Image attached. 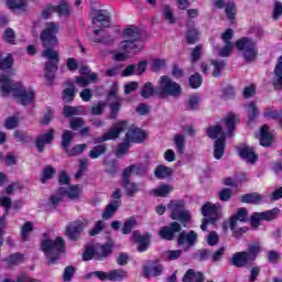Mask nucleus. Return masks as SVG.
<instances>
[{
  "label": "nucleus",
  "instance_id": "obj_1",
  "mask_svg": "<svg viewBox=\"0 0 282 282\" xmlns=\"http://www.w3.org/2000/svg\"><path fill=\"white\" fill-rule=\"evenodd\" d=\"M59 29L61 26L58 23L48 22L40 34L42 45L45 47L42 55L48 61L44 68V77L46 78L48 85L54 83L56 70L58 69V52L52 47H56V45H58V37H56V35L58 34Z\"/></svg>",
  "mask_w": 282,
  "mask_h": 282
},
{
  "label": "nucleus",
  "instance_id": "obj_2",
  "mask_svg": "<svg viewBox=\"0 0 282 282\" xmlns=\"http://www.w3.org/2000/svg\"><path fill=\"white\" fill-rule=\"evenodd\" d=\"M239 122L237 115L230 112L221 124L212 126L207 129V135L212 140H216L214 144V156L216 160H221L226 153V138H232L235 124Z\"/></svg>",
  "mask_w": 282,
  "mask_h": 282
},
{
  "label": "nucleus",
  "instance_id": "obj_3",
  "mask_svg": "<svg viewBox=\"0 0 282 282\" xmlns=\"http://www.w3.org/2000/svg\"><path fill=\"white\" fill-rule=\"evenodd\" d=\"M0 96L2 98H15L20 105H32L36 98V91L33 87L25 86L21 82L0 76Z\"/></svg>",
  "mask_w": 282,
  "mask_h": 282
},
{
  "label": "nucleus",
  "instance_id": "obj_4",
  "mask_svg": "<svg viewBox=\"0 0 282 282\" xmlns=\"http://www.w3.org/2000/svg\"><path fill=\"white\" fill-rule=\"evenodd\" d=\"M123 41L120 43V50L115 54V61H127L130 58L129 54H138L144 48V42L140 36V30L137 26H128L123 30Z\"/></svg>",
  "mask_w": 282,
  "mask_h": 282
},
{
  "label": "nucleus",
  "instance_id": "obj_5",
  "mask_svg": "<svg viewBox=\"0 0 282 282\" xmlns=\"http://www.w3.org/2000/svg\"><path fill=\"white\" fill-rule=\"evenodd\" d=\"M41 249L47 257L48 263H56V261H58V254L65 252V240L61 237H56L55 240H52L47 235H44Z\"/></svg>",
  "mask_w": 282,
  "mask_h": 282
},
{
  "label": "nucleus",
  "instance_id": "obj_6",
  "mask_svg": "<svg viewBox=\"0 0 282 282\" xmlns=\"http://www.w3.org/2000/svg\"><path fill=\"white\" fill-rule=\"evenodd\" d=\"M113 248V242L109 241L106 245L100 243H91L87 245L83 259L84 261H91V259H97L98 261H102V259H107L109 254H111V249Z\"/></svg>",
  "mask_w": 282,
  "mask_h": 282
},
{
  "label": "nucleus",
  "instance_id": "obj_7",
  "mask_svg": "<svg viewBox=\"0 0 282 282\" xmlns=\"http://www.w3.org/2000/svg\"><path fill=\"white\" fill-rule=\"evenodd\" d=\"M236 47L239 52H241L242 57L248 63H252V61L257 59L259 56V51L257 50V44L254 41L249 37H241L236 42Z\"/></svg>",
  "mask_w": 282,
  "mask_h": 282
},
{
  "label": "nucleus",
  "instance_id": "obj_8",
  "mask_svg": "<svg viewBox=\"0 0 282 282\" xmlns=\"http://www.w3.org/2000/svg\"><path fill=\"white\" fill-rule=\"evenodd\" d=\"M202 215L205 217L200 225V229L206 232L208 224H215L221 217V206L206 203L202 208Z\"/></svg>",
  "mask_w": 282,
  "mask_h": 282
},
{
  "label": "nucleus",
  "instance_id": "obj_9",
  "mask_svg": "<svg viewBox=\"0 0 282 282\" xmlns=\"http://www.w3.org/2000/svg\"><path fill=\"white\" fill-rule=\"evenodd\" d=\"M158 93L161 96H174V98H177V96H182V86L172 82L169 76H162L159 82Z\"/></svg>",
  "mask_w": 282,
  "mask_h": 282
},
{
  "label": "nucleus",
  "instance_id": "obj_10",
  "mask_svg": "<svg viewBox=\"0 0 282 282\" xmlns=\"http://www.w3.org/2000/svg\"><path fill=\"white\" fill-rule=\"evenodd\" d=\"M167 210H170L172 219L181 221V224L191 221V213L184 208V200H172Z\"/></svg>",
  "mask_w": 282,
  "mask_h": 282
},
{
  "label": "nucleus",
  "instance_id": "obj_11",
  "mask_svg": "<svg viewBox=\"0 0 282 282\" xmlns=\"http://www.w3.org/2000/svg\"><path fill=\"white\" fill-rule=\"evenodd\" d=\"M129 124L127 123V121H119L115 123L109 131L104 133L102 137L95 138L94 142L95 144H100V142H107L109 140H118V138H120V133L127 130Z\"/></svg>",
  "mask_w": 282,
  "mask_h": 282
},
{
  "label": "nucleus",
  "instance_id": "obj_12",
  "mask_svg": "<svg viewBox=\"0 0 282 282\" xmlns=\"http://www.w3.org/2000/svg\"><path fill=\"white\" fill-rule=\"evenodd\" d=\"M87 226H89V220L85 218L75 220L66 227V236L72 241H78L82 232L85 230V228H87Z\"/></svg>",
  "mask_w": 282,
  "mask_h": 282
},
{
  "label": "nucleus",
  "instance_id": "obj_13",
  "mask_svg": "<svg viewBox=\"0 0 282 282\" xmlns=\"http://www.w3.org/2000/svg\"><path fill=\"white\" fill-rule=\"evenodd\" d=\"M276 217H279V208H273L262 213H254L251 216V226L252 228H259V224H261V221H273Z\"/></svg>",
  "mask_w": 282,
  "mask_h": 282
},
{
  "label": "nucleus",
  "instance_id": "obj_14",
  "mask_svg": "<svg viewBox=\"0 0 282 282\" xmlns=\"http://www.w3.org/2000/svg\"><path fill=\"white\" fill-rule=\"evenodd\" d=\"M122 192L120 189H116L111 195L110 204L106 207L105 212L102 213V219H111L118 208H120Z\"/></svg>",
  "mask_w": 282,
  "mask_h": 282
},
{
  "label": "nucleus",
  "instance_id": "obj_15",
  "mask_svg": "<svg viewBox=\"0 0 282 282\" xmlns=\"http://www.w3.org/2000/svg\"><path fill=\"white\" fill-rule=\"evenodd\" d=\"M248 221V210L246 208H240L237 215L232 216L229 221V228L235 232H246V228L239 227V224Z\"/></svg>",
  "mask_w": 282,
  "mask_h": 282
},
{
  "label": "nucleus",
  "instance_id": "obj_16",
  "mask_svg": "<svg viewBox=\"0 0 282 282\" xmlns=\"http://www.w3.org/2000/svg\"><path fill=\"white\" fill-rule=\"evenodd\" d=\"M164 272V267L160 263V260H149L143 265V276L151 279V276H160Z\"/></svg>",
  "mask_w": 282,
  "mask_h": 282
},
{
  "label": "nucleus",
  "instance_id": "obj_17",
  "mask_svg": "<svg viewBox=\"0 0 282 282\" xmlns=\"http://www.w3.org/2000/svg\"><path fill=\"white\" fill-rule=\"evenodd\" d=\"M108 100H113V102L110 104L109 115V118L113 120V118H116V116H118V112L120 111V102L122 101V99L118 97V86L116 84H113L110 88Z\"/></svg>",
  "mask_w": 282,
  "mask_h": 282
},
{
  "label": "nucleus",
  "instance_id": "obj_18",
  "mask_svg": "<svg viewBox=\"0 0 282 282\" xmlns=\"http://www.w3.org/2000/svg\"><path fill=\"white\" fill-rule=\"evenodd\" d=\"M226 64L224 62L210 61V62H203L200 65V69L203 74H210L214 78H217L221 74V69Z\"/></svg>",
  "mask_w": 282,
  "mask_h": 282
},
{
  "label": "nucleus",
  "instance_id": "obj_19",
  "mask_svg": "<svg viewBox=\"0 0 282 282\" xmlns=\"http://www.w3.org/2000/svg\"><path fill=\"white\" fill-rule=\"evenodd\" d=\"M80 74L84 76L76 78L78 87H87V85H91V83H96L98 80V75L96 73H90L87 67L80 69Z\"/></svg>",
  "mask_w": 282,
  "mask_h": 282
},
{
  "label": "nucleus",
  "instance_id": "obj_20",
  "mask_svg": "<svg viewBox=\"0 0 282 282\" xmlns=\"http://www.w3.org/2000/svg\"><path fill=\"white\" fill-rule=\"evenodd\" d=\"M144 138H147V133L135 126H131L126 133L127 142H143Z\"/></svg>",
  "mask_w": 282,
  "mask_h": 282
},
{
  "label": "nucleus",
  "instance_id": "obj_21",
  "mask_svg": "<svg viewBox=\"0 0 282 282\" xmlns=\"http://www.w3.org/2000/svg\"><path fill=\"white\" fill-rule=\"evenodd\" d=\"M180 230H182L180 223H172L170 227L161 228L160 236L166 241H172V239L175 237V232H180Z\"/></svg>",
  "mask_w": 282,
  "mask_h": 282
},
{
  "label": "nucleus",
  "instance_id": "obj_22",
  "mask_svg": "<svg viewBox=\"0 0 282 282\" xmlns=\"http://www.w3.org/2000/svg\"><path fill=\"white\" fill-rule=\"evenodd\" d=\"M238 154L240 155V158H242V160H246L248 164H254V162L259 160V155L254 153V150L246 145H241L238 148Z\"/></svg>",
  "mask_w": 282,
  "mask_h": 282
},
{
  "label": "nucleus",
  "instance_id": "obj_23",
  "mask_svg": "<svg viewBox=\"0 0 282 282\" xmlns=\"http://www.w3.org/2000/svg\"><path fill=\"white\" fill-rule=\"evenodd\" d=\"M47 12H56L59 17H67V14H72V7L67 1L62 0L58 6H50Z\"/></svg>",
  "mask_w": 282,
  "mask_h": 282
},
{
  "label": "nucleus",
  "instance_id": "obj_24",
  "mask_svg": "<svg viewBox=\"0 0 282 282\" xmlns=\"http://www.w3.org/2000/svg\"><path fill=\"white\" fill-rule=\"evenodd\" d=\"M93 24L95 28H109L111 22L109 21V15L105 11H97L93 17Z\"/></svg>",
  "mask_w": 282,
  "mask_h": 282
},
{
  "label": "nucleus",
  "instance_id": "obj_25",
  "mask_svg": "<svg viewBox=\"0 0 282 282\" xmlns=\"http://www.w3.org/2000/svg\"><path fill=\"white\" fill-rule=\"evenodd\" d=\"M54 129L48 130L46 133L41 134L40 137H37L36 139V147H37V151H43V149H45V144H51L52 140H54Z\"/></svg>",
  "mask_w": 282,
  "mask_h": 282
},
{
  "label": "nucleus",
  "instance_id": "obj_26",
  "mask_svg": "<svg viewBox=\"0 0 282 282\" xmlns=\"http://www.w3.org/2000/svg\"><path fill=\"white\" fill-rule=\"evenodd\" d=\"M131 240L133 241V243H139V252H145L147 248H149V236H142L140 235V231H134L132 234Z\"/></svg>",
  "mask_w": 282,
  "mask_h": 282
},
{
  "label": "nucleus",
  "instance_id": "obj_27",
  "mask_svg": "<svg viewBox=\"0 0 282 282\" xmlns=\"http://www.w3.org/2000/svg\"><path fill=\"white\" fill-rule=\"evenodd\" d=\"M61 193L66 195L68 199H80V195H83V185H74L70 187L61 188Z\"/></svg>",
  "mask_w": 282,
  "mask_h": 282
},
{
  "label": "nucleus",
  "instance_id": "obj_28",
  "mask_svg": "<svg viewBox=\"0 0 282 282\" xmlns=\"http://www.w3.org/2000/svg\"><path fill=\"white\" fill-rule=\"evenodd\" d=\"M197 241V232L195 231H183L180 234L177 243L178 246H184V243H188V246H193Z\"/></svg>",
  "mask_w": 282,
  "mask_h": 282
},
{
  "label": "nucleus",
  "instance_id": "obj_29",
  "mask_svg": "<svg viewBox=\"0 0 282 282\" xmlns=\"http://www.w3.org/2000/svg\"><path fill=\"white\" fill-rule=\"evenodd\" d=\"M93 41L95 43H104V45H109L113 43V37L105 34V31L102 30H95Z\"/></svg>",
  "mask_w": 282,
  "mask_h": 282
},
{
  "label": "nucleus",
  "instance_id": "obj_30",
  "mask_svg": "<svg viewBox=\"0 0 282 282\" xmlns=\"http://www.w3.org/2000/svg\"><path fill=\"white\" fill-rule=\"evenodd\" d=\"M273 142L272 134L268 126H262L260 129V144L261 147H270Z\"/></svg>",
  "mask_w": 282,
  "mask_h": 282
},
{
  "label": "nucleus",
  "instance_id": "obj_31",
  "mask_svg": "<svg viewBox=\"0 0 282 282\" xmlns=\"http://www.w3.org/2000/svg\"><path fill=\"white\" fill-rule=\"evenodd\" d=\"M273 85L278 89H281V87H282V56L279 57L278 63L274 68Z\"/></svg>",
  "mask_w": 282,
  "mask_h": 282
},
{
  "label": "nucleus",
  "instance_id": "obj_32",
  "mask_svg": "<svg viewBox=\"0 0 282 282\" xmlns=\"http://www.w3.org/2000/svg\"><path fill=\"white\" fill-rule=\"evenodd\" d=\"M248 261H251L250 258L248 257V252L242 251V252H237L232 256V263L237 268H242V265H246Z\"/></svg>",
  "mask_w": 282,
  "mask_h": 282
},
{
  "label": "nucleus",
  "instance_id": "obj_33",
  "mask_svg": "<svg viewBox=\"0 0 282 282\" xmlns=\"http://www.w3.org/2000/svg\"><path fill=\"white\" fill-rule=\"evenodd\" d=\"M204 281V274L202 272H195V270L189 269L183 276V282H202Z\"/></svg>",
  "mask_w": 282,
  "mask_h": 282
},
{
  "label": "nucleus",
  "instance_id": "obj_34",
  "mask_svg": "<svg viewBox=\"0 0 282 282\" xmlns=\"http://www.w3.org/2000/svg\"><path fill=\"white\" fill-rule=\"evenodd\" d=\"M173 192V186L163 184L154 189H152V195L155 197H169V195Z\"/></svg>",
  "mask_w": 282,
  "mask_h": 282
},
{
  "label": "nucleus",
  "instance_id": "obj_35",
  "mask_svg": "<svg viewBox=\"0 0 282 282\" xmlns=\"http://www.w3.org/2000/svg\"><path fill=\"white\" fill-rule=\"evenodd\" d=\"M131 173H134L135 175H144V173H147V166H142V165L128 166L123 170V177H129Z\"/></svg>",
  "mask_w": 282,
  "mask_h": 282
},
{
  "label": "nucleus",
  "instance_id": "obj_36",
  "mask_svg": "<svg viewBox=\"0 0 282 282\" xmlns=\"http://www.w3.org/2000/svg\"><path fill=\"white\" fill-rule=\"evenodd\" d=\"M34 231V223L32 221H25L21 226V239L22 241H28L30 239V235Z\"/></svg>",
  "mask_w": 282,
  "mask_h": 282
},
{
  "label": "nucleus",
  "instance_id": "obj_37",
  "mask_svg": "<svg viewBox=\"0 0 282 282\" xmlns=\"http://www.w3.org/2000/svg\"><path fill=\"white\" fill-rule=\"evenodd\" d=\"M261 253V245L259 242H251L248 248L247 257L250 261H254Z\"/></svg>",
  "mask_w": 282,
  "mask_h": 282
},
{
  "label": "nucleus",
  "instance_id": "obj_38",
  "mask_svg": "<svg viewBox=\"0 0 282 282\" xmlns=\"http://www.w3.org/2000/svg\"><path fill=\"white\" fill-rule=\"evenodd\" d=\"M241 202H243V204H261L263 202V196L257 193L245 194Z\"/></svg>",
  "mask_w": 282,
  "mask_h": 282
},
{
  "label": "nucleus",
  "instance_id": "obj_39",
  "mask_svg": "<svg viewBox=\"0 0 282 282\" xmlns=\"http://www.w3.org/2000/svg\"><path fill=\"white\" fill-rule=\"evenodd\" d=\"M154 174H155V177H158V180H165V177H171V175H173V170L164 165H159L155 169Z\"/></svg>",
  "mask_w": 282,
  "mask_h": 282
},
{
  "label": "nucleus",
  "instance_id": "obj_40",
  "mask_svg": "<svg viewBox=\"0 0 282 282\" xmlns=\"http://www.w3.org/2000/svg\"><path fill=\"white\" fill-rule=\"evenodd\" d=\"M122 180H123V186L127 191V195H129V197H133V195H135V193L140 191V188L138 187V184L129 182V176H123Z\"/></svg>",
  "mask_w": 282,
  "mask_h": 282
},
{
  "label": "nucleus",
  "instance_id": "obj_41",
  "mask_svg": "<svg viewBox=\"0 0 282 282\" xmlns=\"http://www.w3.org/2000/svg\"><path fill=\"white\" fill-rule=\"evenodd\" d=\"M74 140V132L69 130H64L62 134V147L66 151H69V144H72V141Z\"/></svg>",
  "mask_w": 282,
  "mask_h": 282
},
{
  "label": "nucleus",
  "instance_id": "obj_42",
  "mask_svg": "<svg viewBox=\"0 0 282 282\" xmlns=\"http://www.w3.org/2000/svg\"><path fill=\"white\" fill-rule=\"evenodd\" d=\"M76 96V88L74 85L68 86L66 89L63 90L62 98L64 102H72Z\"/></svg>",
  "mask_w": 282,
  "mask_h": 282
},
{
  "label": "nucleus",
  "instance_id": "obj_43",
  "mask_svg": "<svg viewBox=\"0 0 282 282\" xmlns=\"http://www.w3.org/2000/svg\"><path fill=\"white\" fill-rule=\"evenodd\" d=\"M127 279V272L124 270H113L108 272V281H122Z\"/></svg>",
  "mask_w": 282,
  "mask_h": 282
},
{
  "label": "nucleus",
  "instance_id": "obj_44",
  "mask_svg": "<svg viewBox=\"0 0 282 282\" xmlns=\"http://www.w3.org/2000/svg\"><path fill=\"white\" fill-rule=\"evenodd\" d=\"M7 6L10 10H22L28 6L26 0H7Z\"/></svg>",
  "mask_w": 282,
  "mask_h": 282
},
{
  "label": "nucleus",
  "instance_id": "obj_45",
  "mask_svg": "<svg viewBox=\"0 0 282 282\" xmlns=\"http://www.w3.org/2000/svg\"><path fill=\"white\" fill-rule=\"evenodd\" d=\"M84 109L83 107H72V106H66L64 107V116L66 118H69L70 116H80L83 113Z\"/></svg>",
  "mask_w": 282,
  "mask_h": 282
},
{
  "label": "nucleus",
  "instance_id": "obj_46",
  "mask_svg": "<svg viewBox=\"0 0 282 282\" xmlns=\"http://www.w3.org/2000/svg\"><path fill=\"white\" fill-rule=\"evenodd\" d=\"M63 195L64 194L61 192V188H59L57 194H54L48 198V202H47L48 206L51 208H56V206H58V204L63 202Z\"/></svg>",
  "mask_w": 282,
  "mask_h": 282
},
{
  "label": "nucleus",
  "instance_id": "obj_47",
  "mask_svg": "<svg viewBox=\"0 0 282 282\" xmlns=\"http://www.w3.org/2000/svg\"><path fill=\"white\" fill-rule=\"evenodd\" d=\"M107 151V145H97L89 152V158L91 160H97V158H100V155H104Z\"/></svg>",
  "mask_w": 282,
  "mask_h": 282
},
{
  "label": "nucleus",
  "instance_id": "obj_48",
  "mask_svg": "<svg viewBox=\"0 0 282 282\" xmlns=\"http://www.w3.org/2000/svg\"><path fill=\"white\" fill-rule=\"evenodd\" d=\"M138 223L135 221V218H128L124 224L123 227L121 229L122 235H129V232H131V230H133V228H135V225Z\"/></svg>",
  "mask_w": 282,
  "mask_h": 282
},
{
  "label": "nucleus",
  "instance_id": "obj_49",
  "mask_svg": "<svg viewBox=\"0 0 282 282\" xmlns=\"http://www.w3.org/2000/svg\"><path fill=\"white\" fill-rule=\"evenodd\" d=\"M203 52H204V46L202 44L196 45L191 52L192 63H197V59L202 57Z\"/></svg>",
  "mask_w": 282,
  "mask_h": 282
},
{
  "label": "nucleus",
  "instance_id": "obj_50",
  "mask_svg": "<svg viewBox=\"0 0 282 282\" xmlns=\"http://www.w3.org/2000/svg\"><path fill=\"white\" fill-rule=\"evenodd\" d=\"M54 175H56V170H54L52 166H46L43 171L42 184H45L47 180H52Z\"/></svg>",
  "mask_w": 282,
  "mask_h": 282
},
{
  "label": "nucleus",
  "instance_id": "obj_51",
  "mask_svg": "<svg viewBox=\"0 0 282 282\" xmlns=\"http://www.w3.org/2000/svg\"><path fill=\"white\" fill-rule=\"evenodd\" d=\"M174 144H175L178 153H183L184 147L186 144V139L184 138V135L176 134L174 137Z\"/></svg>",
  "mask_w": 282,
  "mask_h": 282
},
{
  "label": "nucleus",
  "instance_id": "obj_52",
  "mask_svg": "<svg viewBox=\"0 0 282 282\" xmlns=\"http://www.w3.org/2000/svg\"><path fill=\"white\" fill-rule=\"evenodd\" d=\"M187 43L193 45L194 43H197V39H199V32L197 29H189L186 34Z\"/></svg>",
  "mask_w": 282,
  "mask_h": 282
},
{
  "label": "nucleus",
  "instance_id": "obj_53",
  "mask_svg": "<svg viewBox=\"0 0 282 282\" xmlns=\"http://www.w3.org/2000/svg\"><path fill=\"white\" fill-rule=\"evenodd\" d=\"M163 18L166 23H175V15H173V9L171 7L166 6L163 9Z\"/></svg>",
  "mask_w": 282,
  "mask_h": 282
},
{
  "label": "nucleus",
  "instance_id": "obj_54",
  "mask_svg": "<svg viewBox=\"0 0 282 282\" xmlns=\"http://www.w3.org/2000/svg\"><path fill=\"white\" fill-rule=\"evenodd\" d=\"M129 142L130 141H126L121 144L118 145L117 150H116V155L117 158H123V155H127V152L129 151Z\"/></svg>",
  "mask_w": 282,
  "mask_h": 282
},
{
  "label": "nucleus",
  "instance_id": "obj_55",
  "mask_svg": "<svg viewBox=\"0 0 282 282\" xmlns=\"http://www.w3.org/2000/svg\"><path fill=\"white\" fill-rule=\"evenodd\" d=\"M154 91H155V89L153 88V84L147 83L143 86V88L141 89V96L143 98H151V96H153Z\"/></svg>",
  "mask_w": 282,
  "mask_h": 282
},
{
  "label": "nucleus",
  "instance_id": "obj_56",
  "mask_svg": "<svg viewBox=\"0 0 282 282\" xmlns=\"http://www.w3.org/2000/svg\"><path fill=\"white\" fill-rule=\"evenodd\" d=\"M189 86L192 87V89H197L198 87L202 86V75H199L198 73H196L195 75H192L189 77Z\"/></svg>",
  "mask_w": 282,
  "mask_h": 282
},
{
  "label": "nucleus",
  "instance_id": "obj_57",
  "mask_svg": "<svg viewBox=\"0 0 282 282\" xmlns=\"http://www.w3.org/2000/svg\"><path fill=\"white\" fill-rule=\"evenodd\" d=\"M85 149H87V144H85V143L77 144L73 149H70V150L68 149L66 153L70 156L80 155V153H83V151H85Z\"/></svg>",
  "mask_w": 282,
  "mask_h": 282
},
{
  "label": "nucleus",
  "instance_id": "obj_58",
  "mask_svg": "<svg viewBox=\"0 0 282 282\" xmlns=\"http://www.w3.org/2000/svg\"><path fill=\"white\" fill-rule=\"evenodd\" d=\"M225 12L229 21H235V15L237 14V8L235 7V3H227Z\"/></svg>",
  "mask_w": 282,
  "mask_h": 282
},
{
  "label": "nucleus",
  "instance_id": "obj_59",
  "mask_svg": "<svg viewBox=\"0 0 282 282\" xmlns=\"http://www.w3.org/2000/svg\"><path fill=\"white\" fill-rule=\"evenodd\" d=\"M247 111H248L249 120H253L254 118H257V116H259V109H257V106L254 105V102H250L247 105Z\"/></svg>",
  "mask_w": 282,
  "mask_h": 282
},
{
  "label": "nucleus",
  "instance_id": "obj_60",
  "mask_svg": "<svg viewBox=\"0 0 282 282\" xmlns=\"http://www.w3.org/2000/svg\"><path fill=\"white\" fill-rule=\"evenodd\" d=\"M234 47L235 44L225 43V46L218 52V56H221L223 58H226V56H230V53L232 52Z\"/></svg>",
  "mask_w": 282,
  "mask_h": 282
},
{
  "label": "nucleus",
  "instance_id": "obj_61",
  "mask_svg": "<svg viewBox=\"0 0 282 282\" xmlns=\"http://www.w3.org/2000/svg\"><path fill=\"white\" fill-rule=\"evenodd\" d=\"M84 124L85 120L80 117H75L70 119V129H73V131L80 129V127H83Z\"/></svg>",
  "mask_w": 282,
  "mask_h": 282
},
{
  "label": "nucleus",
  "instance_id": "obj_62",
  "mask_svg": "<svg viewBox=\"0 0 282 282\" xmlns=\"http://www.w3.org/2000/svg\"><path fill=\"white\" fill-rule=\"evenodd\" d=\"M105 228V221L99 220L95 224V227L89 231L90 237H96L99 235Z\"/></svg>",
  "mask_w": 282,
  "mask_h": 282
},
{
  "label": "nucleus",
  "instance_id": "obj_63",
  "mask_svg": "<svg viewBox=\"0 0 282 282\" xmlns=\"http://www.w3.org/2000/svg\"><path fill=\"white\" fill-rule=\"evenodd\" d=\"M76 269L74 267H66L63 274V281L69 282L74 278Z\"/></svg>",
  "mask_w": 282,
  "mask_h": 282
},
{
  "label": "nucleus",
  "instance_id": "obj_64",
  "mask_svg": "<svg viewBox=\"0 0 282 282\" xmlns=\"http://www.w3.org/2000/svg\"><path fill=\"white\" fill-rule=\"evenodd\" d=\"M182 257L181 250H167L165 252V259L169 261H175V259H180Z\"/></svg>",
  "mask_w": 282,
  "mask_h": 282
}]
</instances>
